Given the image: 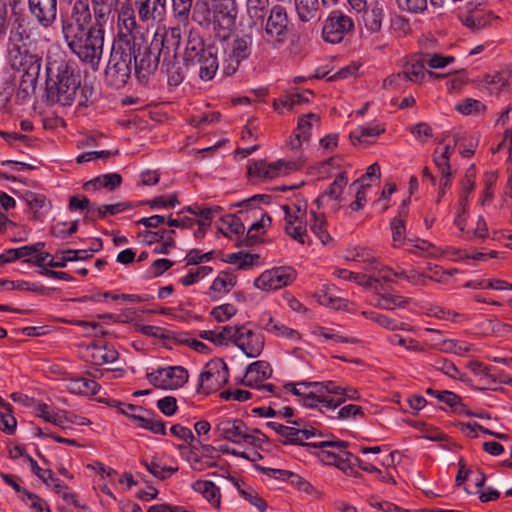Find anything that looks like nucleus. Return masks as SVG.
Here are the masks:
<instances>
[{"label":"nucleus","instance_id":"1","mask_svg":"<svg viewBox=\"0 0 512 512\" xmlns=\"http://www.w3.org/2000/svg\"><path fill=\"white\" fill-rule=\"evenodd\" d=\"M109 15V7H98L94 9L92 18L89 5L84 1H77L71 16L62 22L63 37L69 49L93 69L98 68L102 58L105 26Z\"/></svg>","mask_w":512,"mask_h":512},{"label":"nucleus","instance_id":"2","mask_svg":"<svg viewBox=\"0 0 512 512\" xmlns=\"http://www.w3.org/2000/svg\"><path fill=\"white\" fill-rule=\"evenodd\" d=\"M214 431L218 437L242 445L239 448L229 449L228 452L232 455L251 462L261 458L257 448L264 442V435L257 430H250L242 420L229 417L219 418L215 423Z\"/></svg>","mask_w":512,"mask_h":512},{"label":"nucleus","instance_id":"3","mask_svg":"<svg viewBox=\"0 0 512 512\" xmlns=\"http://www.w3.org/2000/svg\"><path fill=\"white\" fill-rule=\"evenodd\" d=\"M237 14L236 0H197L194 19L226 39L235 29Z\"/></svg>","mask_w":512,"mask_h":512},{"label":"nucleus","instance_id":"4","mask_svg":"<svg viewBox=\"0 0 512 512\" xmlns=\"http://www.w3.org/2000/svg\"><path fill=\"white\" fill-rule=\"evenodd\" d=\"M347 183L348 179L344 174L338 175L330 186L314 201L318 210L311 209L309 213L310 231L324 246L332 245L333 238L327 230L326 216L320 209L328 206L332 211L340 210L343 205V191Z\"/></svg>","mask_w":512,"mask_h":512},{"label":"nucleus","instance_id":"5","mask_svg":"<svg viewBox=\"0 0 512 512\" xmlns=\"http://www.w3.org/2000/svg\"><path fill=\"white\" fill-rule=\"evenodd\" d=\"M7 61L13 70L36 77L41 69V57L33 47L22 25L14 27L7 43Z\"/></svg>","mask_w":512,"mask_h":512},{"label":"nucleus","instance_id":"6","mask_svg":"<svg viewBox=\"0 0 512 512\" xmlns=\"http://www.w3.org/2000/svg\"><path fill=\"white\" fill-rule=\"evenodd\" d=\"M307 208V200L299 196L280 205V210L283 213L285 233L304 247L311 244L307 230Z\"/></svg>","mask_w":512,"mask_h":512},{"label":"nucleus","instance_id":"7","mask_svg":"<svg viewBox=\"0 0 512 512\" xmlns=\"http://www.w3.org/2000/svg\"><path fill=\"white\" fill-rule=\"evenodd\" d=\"M47 89L50 95L62 105H70L80 85L79 75L70 71L67 64L61 62L57 66L50 63L47 67Z\"/></svg>","mask_w":512,"mask_h":512},{"label":"nucleus","instance_id":"8","mask_svg":"<svg viewBox=\"0 0 512 512\" xmlns=\"http://www.w3.org/2000/svg\"><path fill=\"white\" fill-rule=\"evenodd\" d=\"M315 406L322 413L335 411L346 400H359V392L350 386H341L333 381L321 382L316 385Z\"/></svg>","mask_w":512,"mask_h":512},{"label":"nucleus","instance_id":"9","mask_svg":"<svg viewBox=\"0 0 512 512\" xmlns=\"http://www.w3.org/2000/svg\"><path fill=\"white\" fill-rule=\"evenodd\" d=\"M302 166L301 160L277 159L268 161L265 159L249 163L247 172L253 181L266 182L287 176Z\"/></svg>","mask_w":512,"mask_h":512},{"label":"nucleus","instance_id":"10","mask_svg":"<svg viewBox=\"0 0 512 512\" xmlns=\"http://www.w3.org/2000/svg\"><path fill=\"white\" fill-rule=\"evenodd\" d=\"M185 61L191 65H199V76L204 81L213 79L219 69L215 51L205 48L200 39L189 41L185 50Z\"/></svg>","mask_w":512,"mask_h":512},{"label":"nucleus","instance_id":"11","mask_svg":"<svg viewBox=\"0 0 512 512\" xmlns=\"http://www.w3.org/2000/svg\"><path fill=\"white\" fill-rule=\"evenodd\" d=\"M228 379L229 372L226 363L219 358L211 359L199 374L197 391L208 395L223 387Z\"/></svg>","mask_w":512,"mask_h":512},{"label":"nucleus","instance_id":"12","mask_svg":"<svg viewBox=\"0 0 512 512\" xmlns=\"http://www.w3.org/2000/svg\"><path fill=\"white\" fill-rule=\"evenodd\" d=\"M297 272L290 266H278L263 271L254 279L253 285L263 292H274L292 284Z\"/></svg>","mask_w":512,"mask_h":512},{"label":"nucleus","instance_id":"13","mask_svg":"<svg viewBox=\"0 0 512 512\" xmlns=\"http://www.w3.org/2000/svg\"><path fill=\"white\" fill-rule=\"evenodd\" d=\"M146 379L156 388L176 390L187 383L189 374L182 366H166L147 371Z\"/></svg>","mask_w":512,"mask_h":512},{"label":"nucleus","instance_id":"14","mask_svg":"<svg viewBox=\"0 0 512 512\" xmlns=\"http://www.w3.org/2000/svg\"><path fill=\"white\" fill-rule=\"evenodd\" d=\"M314 446L340 449V458L335 466L347 475H355L357 467L368 473H380V470L374 464L367 463L365 459H359L348 452L346 450L348 443L345 441H321Z\"/></svg>","mask_w":512,"mask_h":512},{"label":"nucleus","instance_id":"15","mask_svg":"<svg viewBox=\"0 0 512 512\" xmlns=\"http://www.w3.org/2000/svg\"><path fill=\"white\" fill-rule=\"evenodd\" d=\"M251 44L249 37H239L227 45L222 62V70L225 75L230 76L236 73L241 62L249 57Z\"/></svg>","mask_w":512,"mask_h":512},{"label":"nucleus","instance_id":"16","mask_svg":"<svg viewBox=\"0 0 512 512\" xmlns=\"http://www.w3.org/2000/svg\"><path fill=\"white\" fill-rule=\"evenodd\" d=\"M353 27L354 23L349 16L335 10L330 12L324 20L322 37L328 43L337 44L343 40Z\"/></svg>","mask_w":512,"mask_h":512},{"label":"nucleus","instance_id":"17","mask_svg":"<svg viewBox=\"0 0 512 512\" xmlns=\"http://www.w3.org/2000/svg\"><path fill=\"white\" fill-rule=\"evenodd\" d=\"M234 345L248 358L258 357L264 348L263 336L249 324L235 326Z\"/></svg>","mask_w":512,"mask_h":512},{"label":"nucleus","instance_id":"18","mask_svg":"<svg viewBox=\"0 0 512 512\" xmlns=\"http://www.w3.org/2000/svg\"><path fill=\"white\" fill-rule=\"evenodd\" d=\"M272 374L270 365L265 361H255L246 367L241 383L245 386L272 393L273 386L265 384L264 381Z\"/></svg>","mask_w":512,"mask_h":512},{"label":"nucleus","instance_id":"19","mask_svg":"<svg viewBox=\"0 0 512 512\" xmlns=\"http://www.w3.org/2000/svg\"><path fill=\"white\" fill-rule=\"evenodd\" d=\"M466 138V134H454L451 137H447L436 147L433 161L444 177L451 175L450 157L454 153L457 144Z\"/></svg>","mask_w":512,"mask_h":512},{"label":"nucleus","instance_id":"20","mask_svg":"<svg viewBox=\"0 0 512 512\" xmlns=\"http://www.w3.org/2000/svg\"><path fill=\"white\" fill-rule=\"evenodd\" d=\"M143 47V38L127 41L115 39L110 57H117L123 60L130 67H135L136 59Z\"/></svg>","mask_w":512,"mask_h":512},{"label":"nucleus","instance_id":"21","mask_svg":"<svg viewBox=\"0 0 512 512\" xmlns=\"http://www.w3.org/2000/svg\"><path fill=\"white\" fill-rule=\"evenodd\" d=\"M268 425L282 437L285 444H301L304 440L316 435L314 428H301L298 423H295V426H285L277 422H270Z\"/></svg>","mask_w":512,"mask_h":512},{"label":"nucleus","instance_id":"22","mask_svg":"<svg viewBox=\"0 0 512 512\" xmlns=\"http://www.w3.org/2000/svg\"><path fill=\"white\" fill-rule=\"evenodd\" d=\"M288 16L286 9L281 5H275L270 10L266 21V34L277 41H281L287 32Z\"/></svg>","mask_w":512,"mask_h":512},{"label":"nucleus","instance_id":"23","mask_svg":"<svg viewBox=\"0 0 512 512\" xmlns=\"http://www.w3.org/2000/svg\"><path fill=\"white\" fill-rule=\"evenodd\" d=\"M167 0H137L136 7L140 20L146 24L161 21L165 15Z\"/></svg>","mask_w":512,"mask_h":512},{"label":"nucleus","instance_id":"24","mask_svg":"<svg viewBox=\"0 0 512 512\" xmlns=\"http://www.w3.org/2000/svg\"><path fill=\"white\" fill-rule=\"evenodd\" d=\"M237 284V276L231 271H221L212 281L207 295L213 301L224 298Z\"/></svg>","mask_w":512,"mask_h":512},{"label":"nucleus","instance_id":"25","mask_svg":"<svg viewBox=\"0 0 512 512\" xmlns=\"http://www.w3.org/2000/svg\"><path fill=\"white\" fill-rule=\"evenodd\" d=\"M319 124V117L316 114L309 113L298 119L297 128L290 140V148L298 150L302 145L308 142L313 127Z\"/></svg>","mask_w":512,"mask_h":512},{"label":"nucleus","instance_id":"26","mask_svg":"<svg viewBox=\"0 0 512 512\" xmlns=\"http://www.w3.org/2000/svg\"><path fill=\"white\" fill-rule=\"evenodd\" d=\"M185 209L188 211V213L197 217L195 222H197L198 228L194 232V236L197 239L204 237L206 230L210 227L212 218L221 211L219 206L201 207L198 205H190L186 206Z\"/></svg>","mask_w":512,"mask_h":512},{"label":"nucleus","instance_id":"27","mask_svg":"<svg viewBox=\"0 0 512 512\" xmlns=\"http://www.w3.org/2000/svg\"><path fill=\"white\" fill-rule=\"evenodd\" d=\"M118 59L117 57H110L105 70L107 81L115 88H121L127 83L133 69L123 60Z\"/></svg>","mask_w":512,"mask_h":512},{"label":"nucleus","instance_id":"28","mask_svg":"<svg viewBox=\"0 0 512 512\" xmlns=\"http://www.w3.org/2000/svg\"><path fill=\"white\" fill-rule=\"evenodd\" d=\"M335 287L330 284H323L319 290L314 293L316 301L325 307L352 312V305L345 299L337 297L334 294Z\"/></svg>","mask_w":512,"mask_h":512},{"label":"nucleus","instance_id":"29","mask_svg":"<svg viewBox=\"0 0 512 512\" xmlns=\"http://www.w3.org/2000/svg\"><path fill=\"white\" fill-rule=\"evenodd\" d=\"M321 382H288L284 385V388L287 392L292 393L299 402H301L306 407H314L315 402L314 398L316 395V390L318 388L316 385H320Z\"/></svg>","mask_w":512,"mask_h":512},{"label":"nucleus","instance_id":"30","mask_svg":"<svg viewBox=\"0 0 512 512\" xmlns=\"http://www.w3.org/2000/svg\"><path fill=\"white\" fill-rule=\"evenodd\" d=\"M344 258L347 261L360 262V263L365 264L366 265L365 268L368 271H370L374 274H378L379 278H381V275L383 273L382 269L385 266L382 265L381 263H379L374 258V256L370 252V250L363 248V247H351V248L347 249V251L344 255Z\"/></svg>","mask_w":512,"mask_h":512},{"label":"nucleus","instance_id":"31","mask_svg":"<svg viewBox=\"0 0 512 512\" xmlns=\"http://www.w3.org/2000/svg\"><path fill=\"white\" fill-rule=\"evenodd\" d=\"M385 128L378 122H370L365 125L358 126L350 132L349 138L351 143L356 145H368L373 139L384 133Z\"/></svg>","mask_w":512,"mask_h":512},{"label":"nucleus","instance_id":"32","mask_svg":"<svg viewBox=\"0 0 512 512\" xmlns=\"http://www.w3.org/2000/svg\"><path fill=\"white\" fill-rule=\"evenodd\" d=\"M29 6L42 26L48 27L54 22L56 18V0H29Z\"/></svg>","mask_w":512,"mask_h":512},{"label":"nucleus","instance_id":"33","mask_svg":"<svg viewBox=\"0 0 512 512\" xmlns=\"http://www.w3.org/2000/svg\"><path fill=\"white\" fill-rule=\"evenodd\" d=\"M509 87V75L506 72L485 74L479 80V88L490 95H498Z\"/></svg>","mask_w":512,"mask_h":512},{"label":"nucleus","instance_id":"34","mask_svg":"<svg viewBox=\"0 0 512 512\" xmlns=\"http://www.w3.org/2000/svg\"><path fill=\"white\" fill-rule=\"evenodd\" d=\"M384 0H374L371 9L366 11L363 16L365 28L371 33H377L381 30L385 18Z\"/></svg>","mask_w":512,"mask_h":512},{"label":"nucleus","instance_id":"35","mask_svg":"<svg viewBox=\"0 0 512 512\" xmlns=\"http://www.w3.org/2000/svg\"><path fill=\"white\" fill-rule=\"evenodd\" d=\"M427 393L436 398L439 402L447 405L455 413L470 415L469 409L462 403L461 398L455 393L447 390L428 389Z\"/></svg>","mask_w":512,"mask_h":512},{"label":"nucleus","instance_id":"36","mask_svg":"<svg viewBox=\"0 0 512 512\" xmlns=\"http://www.w3.org/2000/svg\"><path fill=\"white\" fill-rule=\"evenodd\" d=\"M359 453L363 455L367 463H372L378 469V465H389L393 462L392 454L385 446L360 447Z\"/></svg>","mask_w":512,"mask_h":512},{"label":"nucleus","instance_id":"37","mask_svg":"<svg viewBox=\"0 0 512 512\" xmlns=\"http://www.w3.org/2000/svg\"><path fill=\"white\" fill-rule=\"evenodd\" d=\"M66 388L72 394L94 395L99 391V385L92 379L86 377H75L66 380Z\"/></svg>","mask_w":512,"mask_h":512},{"label":"nucleus","instance_id":"38","mask_svg":"<svg viewBox=\"0 0 512 512\" xmlns=\"http://www.w3.org/2000/svg\"><path fill=\"white\" fill-rule=\"evenodd\" d=\"M383 273L380 279L385 281H392L393 278H401L406 280L407 282L413 285H424L425 284V276L421 273H418L415 270L405 271L403 269L394 270L388 266L383 267Z\"/></svg>","mask_w":512,"mask_h":512},{"label":"nucleus","instance_id":"39","mask_svg":"<svg viewBox=\"0 0 512 512\" xmlns=\"http://www.w3.org/2000/svg\"><path fill=\"white\" fill-rule=\"evenodd\" d=\"M34 414L36 417L51 423L59 428L65 424V411L54 409L45 403H38L34 407Z\"/></svg>","mask_w":512,"mask_h":512},{"label":"nucleus","instance_id":"40","mask_svg":"<svg viewBox=\"0 0 512 512\" xmlns=\"http://www.w3.org/2000/svg\"><path fill=\"white\" fill-rule=\"evenodd\" d=\"M485 482H457V486L471 494H478L482 502H489L496 500L499 497V492L492 487H485Z\"/></svg>","mask_w":512,"mask_h":512},{"label":"nucleus","instance_id":"41","mask_svg":"<svg viewBox=\"0 0 512 512\" xmlns=\"http://www.w3.org/2000/svg\"><path fill=\"white\" fill-rule=\"evenodd\" d=\"M121 184V176L117 173H109L98 176L84 184L86 191H96L98 189L114 190Z\"/></svg>","mask_w":512,"mask_h":512},{"label":"nucleus","instance_id":"42","mask_svg":"<svg viewBox=\"0 0 512 512\" xmlns=\"http://www.w3.org/2000/svg\"><path fill=\"white\" fill-rule=\"evenodd\" d=\"M426 64L423 61V63L420 62H413L408 64L405 67V70L403 72V77L408 79L412 82H421L425 79L426 74H428L430 77L439 79L445 77L447 74L437 73L433 71H426L425 70Z\"/></svg>","mask_w":512,"mask_h":512},{"label":"nucleus","instance_id":"43","mask_svg":"<svg viewBox=\"0 0 512 512\" xmlns=\"http://www.w3.org/2000/svg\"><path fill=\"white\" fill-rule=\"evenodd\" d=\"M89 353L95 365L114 363L118 359V352L112 346L92 345Z\"/></svg>","mask_w":512,"mask_h":512},{"label":"nucleus","instance_id":"44","mask_svg":"<svg viewBox=\"0 0 512 512\" xmlns=\"http://www.w3.org/2000/svg\"><path fill=\"white\" fill-rule=\"evenodd\" d=\"M224 261L234 265L238 270H247L258 264L259 255L239 251L226 254Z\"/></svg>","mask_w":512,"mask_h":512},{"label":"nucleus","instance_id":"45","mask_svg":"<svg viewBox=\"0 0 512 512\" xmlns=\"http://www.w3.org/2000/svg\"><path fill=\"white\" fill-rule=\"evenodd\" d=\"M10 455L13 458H23V462L33 471V473L40 480H48L51 477V473L49 469L45 467H40L39 464L32 459L30 456L24 453V448L22 446H15L10 450Z\"/></svg>","mask_w":512,"mask_h":512},{"label":"nucleus","instance_id":"46","mask_svg":"<svg viewBox=\"0 0 512 512\" xmlns=\"http://www.w3.org/2000/svg\"><path fill=\"white\" fill-rule=\"evenodd\" d=\"M24 200L35 218L43 217L50 210V202L42 194L27 192L24 195Z\"/></svg>","mask_w":512,"mask_h":512},{"label":"nucleus","instance_id":"47","mask_svg":"<svg viewBox=\"0 0 512 512\" xmlns=\"http://www.w3.org/2000/svg\"><path fill=\"white\" fill-rule=\"evenodd\" d=\"M498 124L507 125L505 137L497 146L495 151L506 149L509 153V159L512 161V107H508L498 118Z\"/></svg>","mask_w":512,"mask_h":512},{"label":"nucleus","instance_id":"48","mask_svg":"<svg viewBox=\"0 0 512 512\" xmlns=\"http://www.w3.org/2000/svg\"><path fill=\"white\" fill-rule=\"evenodd\" d=\"M350 189L355 193V199L348 205L347 213L358 212L362 210L367 203V192L370 184H363L362 181H355Z\"/></svg>","mask_w":512,"mask_h":512},{"label":"nucleus","instance_id":"49","mask_svg":"<svg viewBox=\"0 0 512 512\" xmlns=\"http://www.w3.org/2000/svg\"><path fill=\"white\" fill-rule=\"evenodd\" d=\"M298 18L302 22H309L317 17L319 0H294Z\"/></svg>","mask_w":512,"mask_h":512},{"label":"nucleus","instance_id":"50","mask_svg":"<svg viewBox=\"0 0 512 512\" xmlns=\"http://www.w3.org/2000/svg\"><path fill=\"white\" fill-rule=\"evenodd\" d=\"M407 211L402 208L399 215L391 221V232L393 246L398 248L403 244L407 243L405 239L406 227H405V216Z\"/></svg>","mask_w":512,"mask_h":512},{"label":"nucleus","instance_id":"51","mask_svg":"<svg viewBox=\"0 0 512 512\" xmlns=\"http://www.w3.org/2000/svg\"><path fill=\"white\" fill-rule=\"evenodd\" d=\"M192 488L213 506H220V490L214 482H192Z\"/></svg>","mask_w":512,"mask_h":512},{"label":"nucleus","instance_id":"52","mask_svg":"<svg viewBox=\"0 0 512 512\" xmlns=\"http://www.w3.org/2000/svg\"><path fill=\"white\" fill-rule=\"evenodd\" d=\"M310 333L320 342L333 341V342H353L338 331L332 328L314 325L310 327Z\"/></svg>","mask_w":512,"mask_h":512},{"label":"nucleus","instance_id":"53","mask_svg":"<svg viewBox=\"0 0 512 512\" xmlns=\"http://www.w3.org/2000/svg\"><path fill=\"white\" fill-rule=\"evenodd\" d=\"M406 300L397 294L383 293L376 295L373 299V305L383 310H393L405 305Z\"/></svg>","mask_w":512,"mask_h":512},{"label":"nucleus","instance_id":"54","mask_svg":"<svg viewBox=\"0 0 512 512\" xmlns=\"http://www.w3.org/2000/svg\"><path fill=\"white\" fill-rule=\"evenodd\" d=\"M134 422L142 428L148 429L155 434H165V426L162 422L155 419L150 413L143 408L137 414Z\"/></svg>","mask_w":512,"mask_h":512},{"label":"nucleus","instance_id":"55","mask_svg":"<svg viewBox=\"0 0 512 512\" xmlns=\"http://www.w3.org/2000/svg\"><path fill=\"white\" fill-rule=\"evenodd\" d=\"M148 295L137 294H118L113 292H101L91 296L92 301L102 302L105 300L122 301V302H144L148 299Z\"/></svg>","mask_w":512,"mask_h":512},{"label":"nucleus","instance_id":"56","mask_svg":"<svg viewBox=\"0 0 512 512\" xmlns=\"http://www.w3.org/2000/svg\"><path fill=\"white\" fill-rule=\"evenodd\" d=\"M218 229L225 236L237 235L244 232V225L236 216L226 214L220 218Z\"/></svg>","mask_w":512,"mask_h":512},{"label":"nucleus","instance_id":"57","mask_svg":"<svg viewBox=\"0 0 512 512\" xmlns=\"http://www.w3.org/2000/svg\"><path fill=\"white\" fill-rule=\"evenodd\" d=\"M268 4V0H246V12L253 24L264 20Z\"/></svg>","mask_w":512,"mask_h":512},{"label":"nucleus","instance_id":"58","mask_svg":"<svg viewBox=\"0 0 512 512\" xmlns=\"http://www.w3.org/2000/svg\"><path fill=\"white\" fill-rule=\"evenodd\" d=\"M408 251L416 255H427L430 257L440 256V250L431 243L421 239H407Z\"/></svg>","mask_w":512,"mask_h":512},{"label":"nucleus","instance_id":"59","mask_svg":"<svg viewBox=\"0 0 512 512\" xmlns=\"http://www.w3.org/2000/svg\"><path fill=\"white\" fill-rule=\"evenodd\" d=\"M137 38H142V36L137 32L136 18L118 21V35L116 39L132 41Z\"/></svg>","mask_w":512,"mask_h":512},{"label":"nucleus","instance_id":"60","mask_svg":"<svg viewBox=\"0 0 512 512\" xmlns=\"http://www.w3.org/2000/svg\"><path fill=\"white\" fill-rule=\"evenodd\" d=\"M212 273V267L210 266H198L194 269H191L187 272V274L181 276L179 278V283H181L184 286H191L198 282H200L202 279L207 277Z\"/></svg>","mask_w":512,"mask_h":512},{"label":"nucleus","instance_id":"61","mask_svg":"<svg viewBox=\"0 0 512 512\" xmlns=\"http://www.w3.org/2000/svg\"><path fill=\"white\" fill-rule=\"evenodd\" d=\"M338 164L335 158L327 159L323 162L315 164L308 169V174L317 179H325L331 176L333 170Z\"/></svg>","mask_w":512,"mask_h":512},{"label":"nucleus","instance_id":"62","mask_svg":"<svg viewBox=\"0 0 512 512\" xmlns=\"http://www.w3.org/2000/svg\"><path fill=\"white\" fill-rule=\"evenodd\" d=\"M424 62L429 69L441 70L447 68L455 62V57L451 55H442L438 53H429L425 55Z\"/></svg>","mask_w":512,"mask_h":512},{"label":"nucleus","instance_id":"63","mask_svg":"<svg viewBox=\"0 0 512 512\" xmlns=\"http://www.w3.org/2000/svg\"><path fill=\"white\" fill-rule=\"evenodd\" d=\"M0 431L11 435L15 432L17 421L12 414L11 405L6 402V406H0Z\"/></svg>","mask_w":512,"mask_h":512},{"label":"nucleus","instance_id":"64","mask_svg":"<svg viewBox=\"0 0 512 512\" xmlns=\"http://www.w3.org/2000/svg\"><path fill=\"white\" fill-rule=\"evenodd\" d=\"M237 311L238 310L235 305L231 303H224L213 307L210 311V315L215 321L223 323L234 317Z\"/></svg>","mask_w":512,"mask_h":512}]
</instances>
